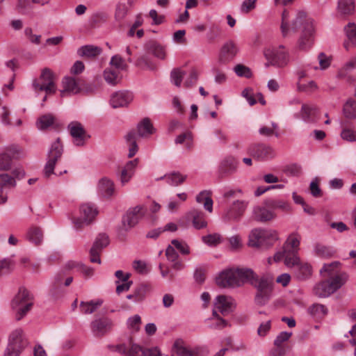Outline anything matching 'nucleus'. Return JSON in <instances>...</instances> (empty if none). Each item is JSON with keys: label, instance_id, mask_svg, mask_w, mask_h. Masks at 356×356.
I'll list each match as a JSON object with an SVG mask.
<instances>
[{"label": "nucleus", "instance_id": "obj_18", "mask_svg": "<svg viewBox=\"0 0 356 356\" xmlns=\"http://www.w3.org/2000/svg\"><path fill=\"white\" fill-rule=\"evenodd\" d=\"M248 153L258 160H267L275 156L273 149L265 144H252L248 147Z\"/></svg>", "mask_w": 356, "mask_h": 356}, {"label": "nucleus", "instance_id": "obj_32", "mask_svg": "<svg viewBox=\"0 0 356 356\" xmlns=\"http://www.w3.org/2000/svg\"><path fill=\"white\" fill-rule=\"evenodd\" d=\"M64 90L61 91V96L65 97L67 93L77 94L80 91L78 80L73 77L67 76L63 80Z\"/></svg>", "mask_w": 356, "mask_h": 356}, {"label": "nucleus", "instance_id": "obj_15", "mask_svg": "<svg viewBox=\"0 0 356 356\" xmlns=\"http://www.w3.org/2000/svg\"><path fill=\"white\" fill-rule=\"evenodd\" d=\"M145 213V209L140 205L129 210L122 218V229L127 232L133 228L143 218Z\"/></svg>", "mask_w": 356, "mask_h": 356}, {"label": "nucleus", "instance_id": "obj_36", "mask_svg": "<svg viewBox=\"0 0 356 356\" xmlns=\"http://www.w3.org/2000/svg\"><path fill=\"white\" fill-rule=\"evenodd\" d=\"M104 78L108 84L115 86L120 81L121 75L118 69L108 67L104 70Z\"/></svg>", "mask_w": 356, "mask_h": 356}, {"label": "nucleus", "instance_id": "obj_48", "mask_svg": "<svg viewBox=\"0 0 356 356\" xmlns=\"http://www.w3.org/2000/svg\"><path fill=\"white\" fill-rule=\"evenodd\" d=\"M54 118L50 114H47L41 116L37 122L38 129L44 130L54 124Z\"/></svg>", "mask_w": 356, "mask_h": 356}, {"label": "nucleus", "instance_id": "obj_53", "mask_svg": "<svg viewBox=\"0 0 356 356\" xmlns=\"http://www.w3.org/2000/svg\"><path fill=\"white\" fill-rule=\"evenodd\" d=\"M318 60L319 63V67L313 66L314 70L321 69L322 70H326L329 67L331 63V57L327 56L324 53L321 52L318 56Z\"/></svg>", "mask_w": 356, "mask_h": 356}, {"label": "nucleus", "instance_id": "obj_21", "mask_svg": "<svg viewBox=\"0 0 356 356\" xmlns=\"http://www.w3.org/2000/svg\"><path fill=\"white\" fill-rule=\"evenodd\" d=\"M50 0H17L15 9L21 15H28L34 8V6H44Z\"/></svg>", "mask_w": 356, "mask_h": 356}, {"label": "nucleus", "instance_id": "obj_6", "mask_svg": "<svg viewBox=\"0 0 356 356\" xmlns=\"http://www.w3.org/2000/svg\"><path fill=\"white\" fill-rule=\"evenodd\" d=\"M252 275L249 268L229 269L222 272L216 278V283L222 287L238 286L246 282L248 276Z\"/></svg>", "mask_w": 356, "mask_h": 356}, {"label": "nucleus", "instance_id": "obj_28", "mask_svg": "<svg viewBox=\"0 0 356 356\" xmlns=\"http://www.w3.org/2000/svg\"><path fill=\"white\" fill-rule=\"evenodd\" d=\"M17 153L16 148L10 147L0 154V171H6L10 169L13 159Z\"/></svg>", "mask_w": 356, "mask_h": 356}, {"label": "nucleus", "instance_id": "obj_44", "mask_svg": "<svg viewBox=\"0 0 356 356\" xmlns=\"http://www.w3.org/2000/svg\"><path fill=\"white\" fill-rule=\"evenodd\" d=\"M165 179L166 181L171 186H177L181 184L186 179V176L182 175L178 172H173L169 174L165 175L163 177L159 179Z\"/></svg>", "mask_w": 356, "mask_h": 356}, {"label": "nucleus", "instance_id": "obj_10", "mask_svg": "<svg viewBox=\"0 0 356 356\" xmlns=\"http://www.w3.org/2000/svg\"><path fill=\"white\" fill-rule=\"evenodd\" d=\"M27 339L22 328L12 330L3 356H19L27 346Z\"/></svg>", "mask_w": 356, "mask_h": 356}, {"label": "nucleus", "instance_id": "obj_52", "mask_svg": "<svg viewBox=\"0 0 356 356\" xmlns=\"http://www.w3.org/2000/svg\"><path fill=\"white\" fill-rule=\"evenodd\" d=\"M111 67L118 69V71L125 70L127 67L125 60L120 55L113 56L110 61Z\"/></svg>", "mask_w": 356, "mask_h": 356}, {"label": "nucleus", "instance_id": "obj_3", "mask_svg": "<svg viewBox=\"0 0 356 356\" xmlns=\"http://www.w3.org/2000/svg\"><path fill=\"white\" fill-rule=\"evenodd\" d=\"M321 276L325 279L314 289L315 295L325 298L340 289L347 281L346 273L341 271L340 263L334 261L325 264L321 270Z\"/></svg>", "mask_w": 356, "mask_h": 356}, {"label": "nucleus", "instance_id": "obj_62", "mask_svg": "<svg viewBox=\"0 0 356 356\" xmlns=\"http://www.w3.org/2000/svg\"><path fill=\"white\" fill-rule=\"evenodd\" d=\"M213 318L212 321L214 322L211 325V327L214 329H222L228 325V322L220 316L219 314L217 313L216 316H213Z\"/></svg>", "mask_w": 356, "mask_h": 356}, {"label": "nucleus", "instance_id": "obj_60", "mask_svg": "<svg viewBox=\"0 0 356 356\" xmlns=\"http://www.w3.org/2000/svg\"><path fill=\"white\" fill-rule=\"evenodd\" d=\"M234 72L238 76L250 78L252 76L250 69L242 64L236 65L234 67Z\"/></svg>", "mask_w": 356, "mask_h": 356}, {"label": "nucleus", "instance_id": "obj_25", "mask_svg": "<svg viewBox=\"0 0 356 356\" xmlns=\"http://www.w3.org/2000/svg\"><path fill=\"white\" fill-rule=\"evenodd\" d=\"M237 165L238 162L233 156L225 158L218 167L219 177L222 179L234 173L236 171Z\"/></svg>", "mask_w": 356, "mask_h": 356}, {"label": "nucleus", "instance_id": "obj_63", "mask_svg": "<svg viewBox=\"0 0 356 356\" xmlns=\"http://www.w3.org/2000/svg\"><path fill=\"white\" fill-rule=\"evenodd\" d=\"M341 138L347 141H355L356 140V131L347 127H343L341 134Z\"/></svg>", "mask_w": 356, "mask_h": 356}, {"label": "nucleus", "instance_id": "obj_35", "mask_svg": "<svg viewBox=\"0 0 356 356\" xmlns=\"http://www.w3.org/2000/svg\"><path fill=\"white\" fill-rule=\"evenodd\" d=\"M99 193L104 197H109L115 193L114 184L107 178H102L98 185Z\"/></svg>", "mask_w": 356, "mask_h": 356}, {"label": "nucleus", "instance_id": "obj_30", "mask_svg": "<svg viewBox=\"0 0 356 356\" xmlns=\"http://www.w3.org/2000/svg\"><path fill=\"white\" fill-rule=\"evenodd\" d=\"M254 218L259 222L270 221L275 218V213L266 207L257 206L253 210Z\"/></svg>", "mask_w": 356, "mask_h": 356}, {"label": "nucleus", "instance_id": "obj_4", "mask_svg": "<svg viewBox=\"0 0 356 356\" xmlns=\"http://www.w3.org/2000/svg\"><path fill=\"white\" fill-rule=\"evenodd\" d=\"M246 282H249L257 289L254 298L256 304L265 305L271 297L273 277L270 275L258 276L252 271V275L248 276Z\"/></svg>", "mask_w": 356, "mask_h": 356}, {"label": "nucleus", "instance_id": "obj_50", "mask_svg": "<svg viewBox=\"0 0 356 356\" xmlns=\"http://www.w3.org/2000/svg\"><path fill=\"white\" fill-rule=\"evenodd\" d=\"M346 33L348 39V42L345 44V47L348 48L349 44L356 45V26L353 24H350L346 29Z\"/></svg>", "mask_w": 356, "mask_h": 356}, {"label": "nucleus", "instance_id": "obj_19", "mask_svg": "<svg viewBox=\"0 0 356 356\" xmlns=\"http://www.w3.org/2000/svg\"><path fill=\"white\" fill-rule=\"evenodd\" d=\"M233 305L234 301L231 297L224 295L218 296L213 309V316H216L217 313H220L222 316L228 315L232 312Z\"/></svg>", "mask_w": 356, "mask_h": 356}, {"label": "nucleus", "instance_id": "obj_58", "mask_svg": "<svg viewBox=\"0 0 356 356\" xmlns=\"http://www.w3.org/2000/svg\"><path fill=\"white\" fill-rule=\"evenodd\" d=\"M315 252L317 256L323 258L330 257L332 254V251L330 248L321 244L316 245Z\"/></svg>", "mask_w": 356, "mask_h": 356}, {"label": "nucleus", "instance_id": "obj_12", "mask_svg": "<svg viewBox=\"0 0 356 356\" xmlns=\"http://www.w3.org/2000/svg\"><path fill=\"white\" fill-rule=\"evenodd\" d=\"M115 350L128 356H161V353L156 348H143L134 343L131 338L128 340L127 343L117 345Z\"/></svg>", "mask_w": 356, "mask_h": 356}, {"label": "nucleus", "instance_id": "obj_41", "mask_svg": "<svg viewBox=\"0 0 356 356\" xmlns=\"http://www.w3.org/2000/svg\"><path fill=\"white\" fill-rule=\"evenodd\" d=\"M101 52V48L93 45H86L81 47L78 50L79 56L87 58H95L99 56Z\"/></svg>", "mask_w": 356, "mask_h": 356}, {"label": "nucleus", "instance_id": "obj_47", "mask_svg": "<svg viewBox=\"0 0 356 356\" xmlns=\"http://www.w3.org/2000/svg\"><path fill=\"white\" fill-rule=\"evenodd\" d=\"M200 72L197 68L192 67L190 70L189 75L186 78L184 86L186 88H191L195 86L197 81Z\"/></svg>", "mask_w": 356, "mask_h": 356}, {"label": "nucleus", "instance_id": "obj_39", "mask_svg": "<svg viewBox=\"0 0 356 356\" xmlns=\"http://www.w3.org/2000/svg\"><path fill=\"white\" fill-rule=\"evenodd\" d=\"M355 7V0H339L338 1V11L343 15H352Z\"/></svg>", "mask_w": 356, "mask_h": 356}, {"label": "nucleus", "instance_id": "obj_1", "mask_svg": "<svg viewBox=\"0 0 356 356\" xmlns=\"http://www.w3.org/2000/svg\"><path fill=\"white\" fill-rule=\"evenodd\" d=\"M300 236L296 233L291 234L284 243L282 250L275 253L273 257L268 259V263L278 262L284 259L288 267H296V275L300 280L309 278L312 272V266L307 263H302L298 256Z\"/></svg>", "mask_w": 356, "mask_h": 356}, {"label": "nucleus", "instance_id": "obj_33", "mask_svg": "<svg viewBox=\"0 0 356 356\" xmlns=\"http://www.w3.org/2000/svg\"><path fill=\"white\" fill-rule=\"evenodd\" d=\"M173 348L175 352L179 356H200L199 348L190 349L181 340H177L175 342Z\"/></svg>", "mask_w": 356, "mask_h": 356}, {"label": "nucleus", "instance_id": "obj_59", "mask_svg": "<svg viewBox=\"0 0 356 356\" xmlns=\"http://www.w3.org/2000/svg\"><path fill=\"white\" fill-rule=\"evenodd\" d=\"M283 172L287 176H298L301 172V168L297 164H291L284 167Z\"/></svg>", "mask_w": 356, "mask_h": 356}, {"label": "nucleus", "instance_id": "obj_2", "mask_svg": "<svg viewBox=\"0 0 356 356\" xmlns=\"http://www.w3.org/2000/svg\"><path fill=\"white\" fill-rule=\"evenodd\" d=\"M300 26H302V31L298 41V47L300 50H307L314 41L313 20L305 12L300 11L296 19L291 23L289 12L286 9L284 10L280 26L282 36L287 37L291 31L296 32Z\"/></svg>", "mask_w": 356, "mask_h": 356}, {"label": "nucleus", "instance_id": "obj_49", "mask_svg": "<svg viewBox=\"0 0 356 356\" xmlns=\"http://www.w3.org/2000/svg\"><path fill=\"white\" fill-rule=\"evenodd\" d=\"M177 197L179 198V201L171 199L168 204V209L171 212H175L178 210L180 206V202L186 201L187 200L188 195L186 193H178Z\"/></svg>", "mask_w": 356, "mask_h": 356}, {"label": "nucleus", "instance_id": "obj_27", "mask_svg": "<svg viewBox=\"0 0 356 356\" xmlns=\"http://www.w3.org/2000/svg\"><path fill=\"white\" fill-rule=\"evenodd\" d=\"M138 164V159L128 161L122 168L120 172V181L122 185L127 184L135 173L136 168Z\"/></svg>", "mask_w": 356, "mask_h": 356}, {"label": "nucleus", "instance_id": "obj_5", "mask_svg": "<svg viewBox=\"0 0 356 356\" xmlns=\"http://www.w3.org/2000/svg\"><path fill=\"white\" fill-rule=\"evenodd\" d=\"M154 132V127L148 118L143 119L138 125L137 129H132L125 136L129 147L128 157H134L138 150L137 140L139 137H148Z\"/></svg>", "mask_w": 356, "mask_h": 356}, {"label": "nucleus", "instance_id": "obj_29", "mask_svg": "<svg viewBox=\"0 0 356 356\" xmlns=\"http://www.w3.org/2000/svg\"><path fill=\"white\" fill-rule=\"evenodd\" d=\"M145 49L147 53L155 57L163 60L166 57L165 48L155 40H149L145 44Z\"/></svg>", "mask_w": 356, "mask_h": 356}, {"label": "nucleus", "instance_id": "obj_13", "mask_svg": "<svg viewBox=\"0 0 356 356\" xmlns=\"http://www.w3.org/2000/svg\"><path fill=\"white\" fill-rule=\"evenodd\" d=\"M33 88L35 92L44 91L47 95H53L56 91L55 76L49 68H44L39 78L33 81Z\"/></svg>", "mask_w": 356, "mask_h": 356}, {"label": "nucleus", "instance_id": "obj_11", "mask_svg": "<svg viewBox=\"0 0 356 356\" xmlns=\"http://www.w3.org/2000/svg\"><path fill=\"white\" fill-rule=\"evenodd\" d=\"M33 301L29 291L24 288L19 289L11 302L12 308L17 312L16 319L21 320L31 309Z\"/></svg>", "mask_w": 356, "mask_h": 356}, {"label": "nucleus", "instance_id": "obj_57", "mask_svg": "<svg viewBox=\"0 0 356 356\" xmlns=\"http://www.w3.org/2000/svg\"><path fill=\"white\" fill-rule=\"evenodd\" d=\"M202 241L209 245H216L221 241V236L218 234H211L202 236Z\"/></svg>", "mask_w": 356, "mask_h": 356}, {"label": "nucleus", "instance_id": "obj_22", "mask_svg": "<svg viewBox=\"0 0 356 356\" xmlns=\"http://www.w3.org/2000/svg\"><path fill=\"white\" fill-rule=\"evenodd\" d=\"M113 323L108 318H101L91 323V330L97 337H103L112 327Z\"/></svg>", "mask_w": 356, "mask_h": 356}, {"label": "nucleus", "instance_id": "obj_45", "mask_svg": "<svg viewBox=\"0 0 356 356\" xmlns=\"http://www.w3.org/2000/svg\"><path fill=\"white\" fill-rule=\"evenodd\" d=\"M196 201L199 203H203L204 209L209 212L213 211V200L211 198L210 192L204 191L200 193L196 197Z\"/></svg>", "mask_w": 356, "mask_h": 356}, {"label": "nucleus", "instance_id": "obj_14", "mask_svg": "<svg viewBox=\"0 0 356 356\" xmlns=\"http://www.w3.org/2000/svg\"><path fill=\"white\" fill-rule=\"evenodd\" d=\"M63 152V144L57 138L52 144L48 154L47 162L44 167V175L49 177L53 173L56 162L60 159Z\"/></svg>", "mask_w": 356, "mask_h": 356}, {"label": "nucleus", "instance_id": "obj_20", "mask_svg": "<svg viewBox=\"0 0 356 356\" xmlns=\"http://www.w3.org/2000/svg\"><path fill=\"white\" fill-rule=\"evenodd\" d=\"M109 243L108 237L105 234H100L97 237L90 251V261L92 263H101L99 254L103 248Z\"/></svg>", "mask_w": 356, "mask_h": 356}, {"label": "nucleus", "instance_id": "obj_34", "mask_svg": "<svg viewBox=\"0 0 356 356\" xmlns=\"http://www.w3.org/2000/svg\"><path fill=\"white\" fill-rule=\"evenodd\" d=\"M318 110L316 107L302 104L300 118L306 122H315L317 120Z\"/></svg>", "mask_w": 356, "mask_h": 356}, {"label": "nucleus", "instance_id": "obj_38", "mask_svg": "<svg viewBox=\"0 0 356 356\" xmlns=\"http://www.w3.org/2000/svg\"><path fill=\"white\" fill-rule=\"evenodd\" d=\"M26 237L30 242L38 245L43 239L42 230L38 227H31L27 232Z\"/></svg>", "mask_w": 356, "mask_h": 356}, {"label": "nucleus", "instance_id": "obj_16", "mask_svg": "<svg viewBox=\"0 0 356 356\" xmlns=\"http://www.w3.org/2000/svg\"><path fill=\"white\" fill-rule=\"evenodd\" d=\"M248 202L245 200H236L222 215V220L225 222L238 221L243 216L248 207Z\"/></svg>", "mask_w": 356, "mask_h": 356}, {"label": "nucleus", "instance_id": "obj_24", "mask_svg": "<svg viewBox=\"0 0 356 356\" xmlns=\"http://www.w3.org/2000/svg\"><path fill=\"white\" fill-rule=\"evenodd\" d=\"M64 274H57L49 288V296L51 299L56 300L62 298L65 294V289L63 286Z\"/></svg>", "mask_w": 356, "mask_h": 356}, {"label": "nucleus", "instance_id": "obj_61", "mask_svg": "<svg viewBox=\"0 0 356 356\" xmlns=\"http://www.w3.org/2000/svg\"><path fill=\"white\" fill-rule=\"evenodd\" d=\"M24 35L31 42L35 44H39L40 43L41 35L33 34L31 28L26 27L24 29Z\"/></svg>", "mask_w": 356, "mask_h": 356}, {"label": "nucleus", "instance_id": "obj_9", "mask_svg": "<svg viewBox=\"0 0 356 356\" xmlns=\"http://www.w3.org/2000/svg\"><path fill=\"white\" fill-rule=\"evenodd\" d=\"M264 56L268 61L266 65L284 67L289 63L290 55L284 45L272 46L264 49Z\"/></svg>", "mask_w": 356, "mask_h": 356}, {"label": "nucleus", "instance_id": "obj_31", "mask_svg": "<svg viewBox=\"0 0 356 356\" xmlns=\"http://www.w3.org/2000/svg\"><path fill=\"white\" fill-rule=\"evenodd\" d=\"M165 256L168 261L172 263V268L175 270H181L184 268V264L179 259V255L173 246L170 245L165 250Z\"/></svg>", "mask_w": 356, "mask_h": 356}, {"label": "nucleus", "instance_id": "obj_23", "mask_svg": "<svg viewBox=\"0 0 356 356\" xmlns=\"http://www.w3.org/2000/svg\"><path fill=\"white\" fill-rule=\"evenodd\" d=\"M133 94L129 91H119L112 95L110 104L114 108L127 106L133 100Z\"/></svg>", "mask_w": 356, "mask_h": 356}, {"label": "nucleus", "instance_id": "obj_26", "mask_svg": "<svg viewBox=\"0 0 356 356\" xmlns=\"http://www.w3.org/2000/svg\"><path fill=\"white\" fill-rule=\"evenodd\" d=\"M237 48L232 42L225 43L221 48L219 54V62L221 64L229 63L236 56Z\"/></svg>", "mask_w": 356, "mask_h": 356}, {"label": "nucleus", "instance_id": "obj_42", "mask_svg": "<svg viewBox=\"0 0 356 356\" xmlns=\"http://www.w3.org/2000/svg\"><path fill=\"white\" fill-rule=\"evenodd\" d=\"M343 113L344 116L349 120L356 119V100L349 99L344 104L343 107Z\"/></svg>", "mask_w": 356, "mask_h": 356}, {"label": "nucleus", "instance_id": "obj_54", "mask_svg": "<svg viewBox=\"0 0 356 356\" xmlns=\"http://www.w3.org/2000/svg\"><path fill=\"white\" fill-rule=\"evenodd\" d=\"M127 327L132 332H137L140 330L141 318L138 315H134L127 320Z\"/></svg>", "mask_w": 356, "mask_h": 356}, {"label": "nucleus", "instance_id": "obj_17", "mask_svg": "<svg viewBox=\"0 0 356 356\" xmlns=\"http://www.w3.org/2000/svg\"><path fill=\"white\" fill-rule=\"evenodd\" d=\"M68 129L73 138V143L76 146H83L90 138L83 125L79 122H72L68 125Z\"/></svg>", "mask_w": 356, "mask_h": 356}, {"label": "nucleus", "instance_id": "obj_55", "mask_svg": "<svg viewBox=\"0 0 356 356\" xmlns=\"http://www.w3.org/2000/svg\"><path fill=\"white\" fill-rule=\"evenodd\" d=\"M170 245L173 246L176 251L178 250L183 254H188L190 252L189 248L184 241L174 239L171 241Z\"/></svg>", "mask_w": 356, "mask_h": 356}, {"label": "nucleus", "instance_id": "obj_56", "mask_svg": "<svg viewBox=\"0 0 356 356\" xmlns=\"http://www.w3.org/2000/svg\"><path fill=\"white\" fill-rule=\"evenodd\" d=\"M136 65L140 68L145 70H153L155 68L154 63L146 56L140 57L136 61Z\"/></svg>", "mask_w": 356, "mask_h": 356}, {"label": "nucleus", "instance_id": "obj_37", "mask_svg": "<svg viewBox=\"0 0 356 356\" xmlns=\"http://www.w3.org/2000/svg\"><path fill=\"white\" fill-rule=\"evenodd\" d=\"M189 216L191 217L193 225L196 229H200L207 226V222L204 219L202 211L194 209L189 213Z\"/></svg>", "mask_w": 356, "mask_h": 356}, {"label": "nucleus", "instance_id": "obj_8", "mask_svg": "<svg viewBox=\"0 0 356 356\" xmlns=\"http://www.w3.org/2000/svg\"><path fill=\"white\" fill-rule=\"evenodd\" d=\"M97 213L98 211L95 204L85 203L80 206L79 216H72L70 218L72 220L73 227L76 231H81L85 227L90 225L94 221Z\"/></svg>", "mask_w": 356, "mask_h": 356}, {"label": "nucleus", "instance_id": "obj_51", "mask_svg": "<svg viewBox=\"0 0 356 356\" xmlns=\"http://www.w3.org/2000/svg\"><path fill=\"white\" fill-rule=\"evenodd\" d=\"M16 185V181L11 175L7 173L0 174V187L13 188Z\"/></svg>", "mask_w": 356, "mask_h": 356}, {"label": "nucleus", "instance_id": "obj_46", "mask_svg": "<svg viewBox=\"0 0 356 356\" xmlns=\"http://www.w3.org/2000/svg\"><path fill=\"white\" fill-rule=\"evenodd\" d=\"M186 72L181 68H175L171 71V81L177 87H180Z\"/></svg>", "mask_w": 356, "mask_h": 356}, {"label": "nucleus", "instance_id": "obj_43", "mask_svg": "<svg viewBox=\"0 0 356 356\" xmlns=\"http://www.w3.org/2000/svg\"><path fill=\"white\" fill-rule=\"evenodd\" d=\"M128 13V7L124 3H117L115 9L114 18L119 26H122L124 19Z\"/></svg>", "mask_w": 356, "mask_h": 356}, {"label": "nucleus", "instance_id": "obj_7", "mask_svg": "<svg viewBox=\"0 0 356 356\" xmlns=\"http://www.w3.org/2000/svg\"><path fill=\"white\" fill-rule=\"evenodd\" d=\"M277 240L278 233L277 231L255 228L249 234L248 245L253 248H270Z\"/></svg>", "mask_w": 356, "mask_h": 356}, {"label": "nucleus", "instance_id": "obj_64", "mask_svg": "<svg viewBox=\"0 0 356 356\" xmlns=\"http://www.w3.org/2000/svg\"><path fill=\"white\" fill-rule=\"evenodd\" d=\"M230 248L232 250H238L243 246L241 238L239 235H235L228 238Z\"/></svg>", "mask_w": 356, "mask_h": 356}, {"label": "nucleus", "instance_id": "obj_40", "mask_svg": "<svg viewBox=\"0 0 356 356\" xmlns=\"http://www.w3.org/2000/svg\"><path fill=\"white\" fill-rule=\"evenodd\" d=\"M102 300H90L88 302H81L80 310L84 314H90L93 313L96 309L102 305Z\"/></svg>", "mask_w": 356, "mask_h": 356}]
</instances>
